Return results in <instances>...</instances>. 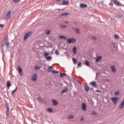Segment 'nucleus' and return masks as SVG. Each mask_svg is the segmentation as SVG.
<instances>
[{
    "mask_svg": "<svg viewBox=\"0 0 124 124\" xmlns=\"http://www.w3.org/2000/svg\"><path fill=\"white\" fill-rule=\"evenodd\" d=\"M53 69H54V67L52 66H49L48 68L47 69V71L48 72H52Z\"/></svg>",
    "mask_w": 124,
    "mask_h": 124,
    "instance_id": "13",
    "label": "nucleus"
},
{
    "mask_svg": "<svg viewBox=\"0 0 124 124\" xmlns=\"http://www.w3.org/2000/svg\"><path fill=\"white\" fill-rule=\"evenodd\" d=\"M65 24H68V21H65Z\"/></svg>",
    "mask_w": 124,
    "mask_h": 124,
    "instance_id": "54",
    "label": "nucleus"
},
{
    "mask_svg": "<svg viewBox=\"0 0 124 124\" xmlns=\"http://www.w3.org/2000/svg\"><path fill=\"white\" fill-rule=\"evenodd\" d=\"M92 39H93V40H95V39H96V38H95V37L93 36L92 37Z\"/></svg>",
    "mask_w": 124,
    "mask_h": 124,
    "instance_id": "41",
    "label": "nucleus"
},
{
    "mask_svg": "<svg viewBox=\"0 0 124 124\" xmlns=\"http://www.w3.org/2000/svg\"><path fill=\"white\" fill-rule=\"evenodd\" d=\"M6 45L7 47H8L9 46V45H10V43H9V42H7L6 43Z\"/></svg>",
    "mask_w": 124,
    "mask_h": 124,
    "instance_id": "38",
    "label": "nucleus"
},
{
    "mask_svg": "<svg viewBox=\"0 0 124 124\" xmlns=\"http://www.w3.org/2000/svg\"><path fill=\"white\" fill-rule=\"evenodd\" d=\"M81 64H82L81 62H79V63H78V66H81Z\"/></svg>",
    "mask_w": 124,
    "mask_h": 124,
    "instance_id": "42",
    "label": "nucleus"
},
{
    "mask_svg": "<svg viewBox=\"0 0 124 124\" xmlns=\"http://www.w3.org/2000/svg\"><path fill=\"white\" fill-rule=\"evenodd\" d=\"M91 85L93 87H96V83H95V81L91 82Z\"/></svg>",
    "mask_w": 124,
    "mask_h": 124,
    "instance_id": "19",
    "label": "nucleus"
},
{
    "mask_svg": "<svg viewBox=\"0 0 124 124\" xmlns=\"http://www.w3.org/2000/svg\"><path fill=\"white\" fill-rule=\"evenodd\" d=\"M48 55H49V53H48L47 52H45V55H44V57H45V58H46L48 57Z\"/></svg>",
    "mask_w": 124,
    "mask_h": 124,
    "instance_id": "34",
    "label": "nucleus"
},
{
    "mask_svg": "<svg viewBox=\"0 0 124 124\" xmlns=\"http://www.w3.org/2000/svg\"><path fill=\"white\" fill-rule=\"evenodd\" d=\"M0 124H1L0 123Z\"/></svg>",
    "mask_w": 124,
    "mask_h": 124,
    "instance_id": "59",
    "label": "nucleus"
},
{
    "mask_svg": "<svg viewBox=\"0 0 124 124\" xmlns=\"http://www.w3.org/2000/svg\"><path fill=\"white\" fill-rule=\"evenodd\" d=\"M41 68V67L39 66L38 65H36L34 67L35 70H39Z\"/></svg>",
    "mask_w": 124,
    "mask_h": 124,
    "instance_id": "16",
    "label": "nucleus"
},
{
    "mask_svg": "<svg viewBox=\"0 0 124 124\" xmlns=\"http://www.w3.org/2000/svg\"><path fill=\"white\" fill-rule=\"evenodd\" d=\"M68 90V89L67 88H66L65 89H63L62 91V93H66V92H67V91Z\"/></svg>",
    "mask_w": 124,
    "mask_h": 124,
    "instance_id": "26",
    "label": "nucleus"
},
{
    "mask_svg": "<svg viewBox=\"0 0 124 124\" xmlns=\"http://www.w3.org/2000/svg\"><path fill=\"white\" fill-rule=\"evenodd\" d=\"M124 107V100L122 101V103L120 104V109H123Z\"/></svg>",
    "mask_w": 124,
    "mask_h": 124,
    "instance_id": "10",
    "label": "nucleus"
},
{
    "mask_svg": "<svg viewBox=\"0 0 124 124\" xmlns=\"http://www.w3.org/2000/svg\"><path fill=\"white\" fill-rule=\"evenodd\" d=\"M17 89H18V87L16 86V88L14 91H15V92H16V91H17Z\"/></svg>",
    "mask_w": 124,
    "mask_h": 124,
    "instance_id": "50",
    "label": "nucleus"
},
{
    "mask_svg": "<svg viewBox=\"0 0 124 124\" xmlns=\"http://www.w3.org/2000/svg\"><path fill=\"white\" fill-rule=\"evenodd\" d=\"M32 35V33L31 32H29L25 34L24 36V40L26 41L30 37V36H31Z\"/></svg>",
    "mask_w": 124,
    "mask_h": 124,
    "instance_id": "2",
    "label": "nucleus"
},
{
    "mask_svg": "<svg viewBox=\"0 0 124 124\" xmlns=\"http://www.w3.org/2000/svg\"><path fill=\"white\" fill-rule=\"evenodd\" d=\"M37 99H40V97L37 98Z\"/></svg>",
    "mask_w": 124,
    "mask_h": 124,
    "instance_id": "57",
    "label": "nucleus"
},
{
    "mask_svg": "<svg viewBox=\"0 0 124 124\" xmlns=\"http://www.w3.org/2000/svg\"><path fill=\"white\" fill-rule=\"evenodd\" d=\"M67 42L69 44H70L71 43H75V42H76V39L74 38H71L70 39L68 38L67 39Z\"/></svg>",
    "mask_w": 124,
    "mask_h": 124,
    "instance_id": "1",
    "label": "nucleus"
},
{
    "mask_svg": "<svg viewBox=\"0 0 124 124\" xmlns=\"http://www.w3.org/2000/svg\"><path fill=\"white\" fill-rule=\"evenodd\" d=\"M78 84H79L80 85H82V83H81L80 81H78Z\"/></svg>",
    "mask_w": 124,
    "mask_h": 124,
    "instance_id": "53",
    "label": "nucleus"
},
{
    "mask_svg": "<svg viewBox=\"0 0 124 124\" xmlns=\"http://www.w3.org/2000/svg\"><path fill=\"white\" fill-rule=\"evenodd\" d=\"M0 27L1 28H2V27H3V25H2V24H0Z\"/></svg>",
    "mask_w": 124,
    "mask_h": 124,
    "instance_id": "52",
    "label": "nucleus"
},
{
    "mask_svg": "<svg viewBox=\"0 0 124 124\" xmlns=\"http://www.w3.org/2000/svg\"><path fill=\"white\" fill-rule=\"evenodd\" d=\"M111 71H112V72H113V73H116V71H117V70H116V66H115V65H111Z\"/></svg>",
    "mask_w": 124,
    "mask_h": 124,
    "instance_id": "5",
    "label": "nucleus"
},
{
    "mask_svg": "<svg viewBox=\"0 0 124 124\" xmlns=\"http://www.w3.org/2000/svg\"><path fill=\"white\" fill-rule=\"evenodd\" d=\"M115 95H118V94H119V91L115 92Z\"/></svg>",
    "mask_w": 124,
    "mask_h": 124,
    "instance_id": "43",
    "label": "nucleus"
},
{
    "mask_svg": "<svg viewBox=\"0 0 124 124\" xmlns=\"http://www.w3.org/2000/svg\"><path fill=\"white\" fill-rule=\"evenodd\" d=\"M111 100L113 102L114 105L117 104L118 103V100H119V97H112L111 98Z\"/></svg>",
    "mask_w": 124,
    "mask_h": 124,
    "instance_id": "3",
    "label": "nucleus"
},
{
    "mask_svg": "<svg viewBox=\"0 0 124 124\" xmlns=\"http://www.w3.org/2000/svg\"><path fill=\"white\" fill-rule=\"evenodd\" d=\"M113 3H114V4H116V5H117V6H120L121 3H120L117 0H113Z\"/></svg>",
    "mask_w": 124,
    "mask_h": 124,
    "instance_id": "7",
    "label": "nucleus"
},
{
    "mask_svg": "<svg viewBox=\"0 0 124 124\" xmlns=\"http://www.w3.org/2000/svg\"><path fill=\"white\" fill-rule=\"evenodd\" d=\"M53 74H58L59 73V71H56V70H54V71H52V72Z\"/></svg>",
    "mask_w": 124,
    "mask_h": 124,
    "instance_id": "31",
    "label": "nucleus"
},
{
    "mask_svg": "<svg viewBox=\"0 0 124 124\" xmlns=\"http://www.w3.org/2000/svg\"><path fill=\"white\" fill-rule=\"evenodd\" d=\"M17 89H18V87L16 86V88L14 91H15V92H16V91H17Z\"/></svg>",
    "mask_w": 124,
    "mask_h": 124,
    "instance_id": "49",
    "label": "nucleus"
},
{
    "mask_svg": "<svg viewBox=\"0 0 124 124\" xmlns=\"http://www.w3.org/2000/svg\"><path fill=\"white\" fill-rule=\"evenodd\" d=\"M81 108L82 111H87V105L85 103L82 104Z\"/></svg>",
    "mask_w": 124,
    "mask_h": 124,
    "instance_id": "4",
    "label": "nucleus"
},
{
    "mask_svg": "<svg viewBox=\"0 0 124 124\" xmlns=\"http://www.w3.org/2000/svg\"><path fill=\"white\" fill-rule=\"evenodd\" d=\"M84 89L86 92H89V91H90V87L88 86H85Z\"/></svg>",
    "mask_w": 124,
    "mask_h": 124,
    "instance_id": "20",
    "label": "nucleus"
},
{
    "mask_svg": "<svg viewBox=\"0 0 124 124\" xmlns=\"http://www.w3.org/2000/svg\"><path fill=\"white\" fill-rule=\"evenodd\" d=\"M52 102H53L54 106H57V105H59V102H58L57 100L52 99Z\"/></svg>",
    "mask_w": 124,
    "mask_h": 124,
    "instance_id": "6",
    "label": "nucleus"
},
{
    "mask_svg": "<svg viewBox=\"0 0 124 124\" xmlns=\"http://www.w3.org/2000/svg\"><path fill=\"white\" fill-rule=\"evenodd\" d=\"M97 92V93H101V91H99V90H96V91Z\"/></svg>",
    "mask_w": 124,
    "mask_h": 124,
    "instance_id": "48",
    "label": "nucleus"
},
{
    "mask_svg": "<svg viewBox=\"0 0 124 124\" xmlns=\"http://www.w3.org/2000/svg\"><path fill=\"white\" fill-rule=\"evenodd\" d=\"M86 7H88V6L86 4L82 3L80 4V8H86Z\"/></svg>",
    "mask_w": 124,
    "mask_h": 124,
    "instance_id": "14",
    "label": "nucleus"
},
{
    "mask_svg": "<svg viewBox=\"0 0 124 124\" xmlns=\"http://www.w3.org/2000/svg\"><path fill=\"white\" fill-rule=\"evenodd\" d=\"M19 0H14V1H15V2H16V3H17V2H18V1H19Z\"/></svg>",
    "mask_w": 124,
    "mask_h": 124,
    "instance_id": "44",
    "label": "nucleus"
},
{
    "mask_svg": "<svg viewBox=\"0 0 124 124\" xmlns=\"http://www.w3.org/2000/svg\"><path fill=\"white\" fill-rule=\"evenodd\" d=\"M6 112L9 113V108H7Z\"/></svg>",
    "mask_w": 124,
    "mask_h": 124,
    "instance_id": "39",
    "label": "nucleus"
},
{
    "mask_svg": "<svg viewBox=\"0 0 124 124\" xmlns=\"http://www.w3.org/2000/svg\"><path fill=\"white\" fill-rule=\"evenodd\" d=\"M60 27L61 28H62V29H65V28H66V26H65V25H60Z\"/></svg>",
    "mask_w": 124,
    "mask_h": 124,
    "instance_id": "32",
    "label": "nucleus"
},
{
    "mask_svg": "<svg viewBox=\"0 0 124 124\" xmlns=\"http://www.w3.org/2000/svg\"><path fill=\"white\" fill-rule=\"evenodd\" d=\"M101 60H102V57L98 56L96 58V62H100V61H101Z\"/></svg>",
    "mask_w": 124,
    "mask_h": 124,
    "instance_id": "8",
    "label": "nucleus"
},
{
    "mask_svg": "<svg viewBox=\"0 0 124 124\" xmlns=\"http://www.w3.org/2000/svg\"><path fill=\"white\" fill-rule=\"evenodd\" d=\"M2 52H3V50H2Z\"/></svg>",
    "mask_w": 124,
    "mask_h": 124,
    "instance_id": "58",
    "label": "nucleus"
},
{
    "mask_svg": "<svg viewBox=\"0 0 124 124\" xmlns=\"http://www.w3.org/2000/svg\"><path fill=\"white\" fill-rule=\"evenodd\" d=\"M67 15H69V14L67 13H64L61 15V16H64V17H65L67 16Z\"/></svg>",
    "mask_w": 124,
    "mask_h": 124,
    "instance_id": "22",
    "label": "nucleus"
},
{
    "mask_svg": "<svg viewBox=\"0 0 124 124\" xmlns=\"http://www.w3.org/2000/svg\"><path fill=\"white\" fill-rule=\"evenodd\" d=\"M60 76L61 78H62L64 76H66V74L65 73H60Z\"/></svg>",
    "mask_w": 124,
    "mask_h": 124,
    "instance_id": "25",
    "label": "nucleus"
},
{
    "mask_svg": "<svg viewBox=\"0 0 124 124\" xmlns=\"http://www.w3.org/2000/svg\"><path fill=\"white\" fill-rule=\"evenodd\" d=\"M50 32H51V31L48 30V31H46V34L47 35H49V34H50Z\"/></svg>",
    "mask_w": 124,
    "mask_h": 124,
    "instance_id": "36",
    "label": "nucleus"
},
{
    "mask_svg": "<svg viewBox=\"0 0 124 124\" xmlns=\"http://www.w3.org/2000/svg\"><path fill=\"white\" fill-rule=\"evenodd\" d=\"M91 114L94 115V116H96L97 115L96 112H95V111H91Z\"/></svg>",
    "mask_w": 124,
    "mask_h": 124,
    "instance_id": "30",
    "label": "nucleus"
},
{
    "mask_svg": "<svg viewBox=\"0 0 124 124\" xmlns=\"http://www.w3.org/2000/svg\"><path fill=\"white\" fill-rule=\"evenodd\" d=\"M121 17H122V15H118L117 16V18H121Z\"/></svg>",
    "mask_w": 124,
    "mask_h": 124,
    "instance_id": "40",
    "label": "nucleus"
},
{
    "mask_svg": "<svg viewBox=\"0 0 124 124\" xmlns=\"http://www.w3.org/2000/svg\"><path fill=\"white\" fill-rule=\"evenodd\" d=\"M76 52H77V48H76V47L74 46L73 48V53L74 54H76Z\"/></svg>",
    "mask_w": 124,
    "mask_h": 124,
    "instance_id": "18",
    "label": "nucleus"
},
{
    "mask_svg": "<svg viewBox=\"0 0 124 124\" xmlns=\"http://www.w3.org/2000/svg\"><path fill=\"white\" fill-rule=\"evenodd\" d=\"M18 72L20 75H22V72H23V70H22V68H21V66H18Z\"/></svg>",
    "mask_w": 124,
    "mask_h": 124,
    "instance_id": "11",
    "label": "nucleus"
},
{
    "mask_svg": "<svg viewBox=\"0 0 124 124\" xmlns=\"http://www.w3.org/2000/svg\"><path fill=\"white\" fill-rule=\"evenodd\" d=\"M62 5H68V1H64L62 3Z\"/></svg>",
    "mask_w": 124,
    "mask_h": 124,
    "instance_id": "21",
    "label": "nucleus"
},
{
    "mask_svg": "<svg viewBox=\"0 0 124 124\" xmlns=\"http://www.w3.org/2000/svg\"><path fill=\"white\" fill-rule=\"evenodd\" d=\"M5 41L6 42L7 41V39H5Z\"/></svg>",
    "mask_w": 124,
    "mask_h": 124,
    "instance_id": "55",
    "label": "nucleus"
},
{
    "mask_svg": "<svg viewBox=\"0 0 124 124\" xmlns=\"http://www.w3.org/2000/svg\"><path fill=\"white\" fill-rule=\"evenodd\" d=\"M114 37L115 39H119V38H120V36H119V35H118L117 34H115L114 36Z\"/></svg>",
    "mask_w": 124,
    "mask_h": 124,
    "instance_id": "27",
    "label": "nucleus"
},
{
    "mask_svg": "<svg viewBox=\"0 0 124 124\" xmlns=\"http://www.w3.org/2000/svg\"><path fill=\"white\" fill-rule=\"evenodd\" d=\"M73 62L74 63H75V64H76V63H77V60L75 59H73Z\"/></svg>",
    "mask_w": 124,
    "mask_h": 124,
    "instance_id": "33",
    "label": "nucleus"
},
{
    "mask_svg": "<svg viewBox=\"0 0 124 124\" xmlns=\"http://www.w3.org/2000/svg\"><path fill=\"white\" fill-rule=\"evenodd\" d=\"M7 86L8 88H10V86H11V82H10V81H8Z\"/></svg>",
    "mask_w": 124,
    "mask_h": 124,
    "instance_id": "24",
    "label": "nucleus"
},
{
    "mask_svg": "<svg viewBox=\"0 0 124 124\" xmlns=\"http://www.w3.org/2000/svg\"><path fill=\"white\" fill-rule=\"evenodd\" d=\"M15 93V91H13L12 92V95H13V94H14V93Z\"/></svg>",
    "mask_w": 124,
    "mask_h": 124,
    "instance_id": "45",
    "label": "nucleus"
},
{
    "mask_svg": "<svg viewBox=\"0 0 124 124\" xmlns=\"http://www.w3.org/2000/svg\"><path fill=\"white\" fill-rule=\"evenodd\" d=\"M55 54L58 56V55H59L60 53H59V51L58 50L55 51Z\"/></svg>",
    "mask_w": 124,
    "mask_h": 124,
    "instance_id": "37",
    "label": "nucleus"
},
{
    "mask_svg": "<svg viewBox=\"0 0 124 124\" xmlns=\"http://www.w3.org/2000/svg\"><path fill=\"white\" fill-rule=\"evenodd\" d=\"M76 32L78 33V34H79L80 33V30L79 29H76Z\"/></svg>",
    "mask_w": 124,
    "mask_h": 124,
    "instance_id": "28",
    "label": "nucleus"
},
{
    "mask_svg": "<svg viewBox=\"0 0 124 124\" xmlns=\"http://www.w3.org/2000/svg\"><path fill=\"white\" fill-rule=\"evenodd\" d=\"M3 46H4V45L2 44V47H3Z\"/></svg>",
    "mask_w": 124,
    "mask_h": 124,
    "instance_id": "56",
    "label": "nucleus"
},
{
    "mask_svg": "<svg viewBox=\"0 0 124 124\" xmlns=\"http://www.w3.org/2000/svg\"><path fill=\"white\" fill-rule=\"evenodd\" d=\"M73 115H70L68 117V119H73Z\"/></svg>",
    "mask_w": 124,
    "mask_h": 124,
    "instance_id": "35",
    "label": "nucleus"
},
{
    "mask_svg": "<svg viewBox=\"0 0 124 124\" xmlns=\"http://www.w3.org/2000/svg\"><path fill=\"white\" fill-rule=\"evenodd\" d=\"M6 116H8L9 115V112H6Z\"/></svg>",
    "mask_w": 124,
    "mask_h": 124,
    "instance_id": "51",
    "label": "nucleus"
},
{
    "mask_svg": "<svg viewBox=\"0 0 124 124\" xmlns=\"http://www.w3.org/2000/svg\"><path fill=\"white\" fill-rule=\"evenodd\" d=\"M36 79H37V75H36V74H34L32 77V81H36Z\"/></svg>",
    "mask_w": 124,
    "mask_h": 124,
    "instance_id": "9",
    "label": "nucleus"
},
{
    "mask_svg": "<svg viewBox=\"0 0 124 124\" xmlns=\"http://www.w3.org/2000/svg\"><path fill=\"white\" fill-rule=\"evenodd\" d=\"M11 15V11H9L7 12V14L6 16L7 18H10Z\"/></svg>",
    "mask_w": 124,
    "mask_h": 124,
    "instance_id": "12",
    "label": "nucleus"
},
{
    "mask_svg": "<svg viewBox=\"0 0 124 124\" xmlns=\"http://www.w3.org/2000/svg\"><path fill=\"white\" fill-rule=\"evenodd\" d=\"M81 122H83L84 121V118L82 117L80 119Z\"/></svg>",
    "mask_w": 124,
    "mask_h": 124,
    "instance_id": "47",
    "label": "nucleus"
},
{
    "mask_svg": "<svg viewBox=\"0 0 124 124\" xmlns=\"http://www.w3.org/2000/svg\"><path fill=\"white\" fill-rule=\"evenodd\" d=\"M84 63L86 66H88V67H90L91 66V64H90V62H89L88 61H86L84 62Z\"/></svg>",
    "mask_w": 124,
    "mask_h": 124,
    "instance_id": "15",
    "label": "nucleus"
},
{
    "mask_svg": "<svg viewBox=\"0 0 124 124\" xmlns=\"http://www.w3.org/2000/svg\"><path fill=\"white\" fill-rule=\"evenodd\" d=\"M46 111H47V112H53V109L51 108H46Z\"/></svg>",
    "mask_w": 124,
    "mask_h": 124,
    "instance_id": "23",
    "label": "nucleus"
},
{
    "mask_svg": "<svg viewBox=\"0 0 124 124\" xmlns=\"http://www.w3.org/2000/svg\"><path fill=\"white\" fill-rule=\"evenodd\" d=\"M46 59L47 61H50L51 60H52V57L51 56H48L47 57H46Z\"/></svg>",
    "mask_w": 124,
    "mask_h": 124,
    "instance_id": "29",
    "label": "nucleus"
},
{
    "mask_svg": "<svg viewBox=\"0 0 124 124\" xmlns=\"http://www.w3.org/2000/svg\"><path fill=\"white\" fill-rule=\"evenodd\" d=\"M101 3L102 5H104V1H101Z\"/></svg>",
    "mask_w": 124,
    "mask_h": 124,
    "instance_id": "46",
    "label": "nucleus"
},
{
    "mask_svg": "<svg viewBox=\"0 0 124 124\" xmlns=\"http://www.w3.org/2000/svg\"><path fill=\"white\" fill-rule=\"evenodd\" d=\"M59 38L60 39H64V40L67 39V38L64 36H60Z\"/></svg>",
    "mask_w": 124,
    "mask_h": 124,
    "instance_id": "17",
    "label": "nucleus"
}]
</instances>
